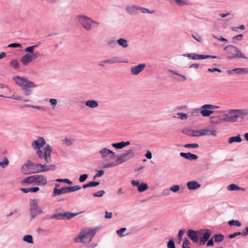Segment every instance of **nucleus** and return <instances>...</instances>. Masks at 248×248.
Wrapping results in <instances>:
<instances>
[{
	"instance_id": "1",
	"label": "nucleus",
	"mask_w": 248,
	"mask_h": 248,
	"mask_svg": "<svg viewBox=\"0 0 248 248\" xmlns=\"http://www.w3.org/2000/svg\"><path fill=\"white\" fill-rule=\"evenodd\" d=\"M13 79L16 83L22 88L24 93L26 95H30L32 93L31 88H35L36 85L33 82L29 80L26 78L15 76L13 77Z\"/></svg>"
},
{
	"instance_id": "2",
	"label": "nucleus",
	"mask_w": 248,
	"mask_h": 248,
	"mask_svg": "<svg viewBox=\"0 0 248 248\" xmlns=\"http://www.w3.org/2000/svg\"><path fill=\"white\" fill-rule=\"evenodd\" d=\"M77 18L80 25L87 31H91L93 28H97L100 24L99 22L85 15H78Z\"/></svg>"
},
{
	"instance_id": "3",
	"label": "nucleus",
	"mask_w": 248,
	"mask_h": 248,
	"mask_svg": "<svg viewBox=\"0 0 248 248\" xmlns=\"http://www.w3.org/2000/svg\"><path fill=\"white\" fill-rule=\"evenodd\" d=\"M96 232L95 229H83L82 230L74 241L77 243H88L91 242L93 237Z\"/></svg>"
},
{
	"instance_id": "4",
	"label": "nucleus",
	"mask_w": 248,
	"mask_h": 248,
	"mask_svg": "<svg viewBox=\"0 0 248 248\" xmlns=\"http://www.w3.org/2000/svg\"><path fill=\"white\" fill-rule=\"evenodd\" d=\"M224 50L226 51L227 58L229 59L235 58H244L247 59L245 55L242 53L240 50L237 47L232 45H228L225 46Z\"/></svg>"
},
{
	"instance_id": "5",
	"label": "nucleus",
	"mask_w": 248,
	"mask_h": 248,
	"mask_svg": "<svg viewBox=\"0 0 248 248\" xmlns=\"http://www.w3.org/2000/svg\"><path fill=\"white\" fill-rule=\"evenodd\" d=\"M52 152V147L49 144L44 148V151L38 149L36 151V154L40 159H45L46 163L51 162V153Z\"/></svg>"
},
{
	"instance_id": "6",
	"label": "nucleus",
	"mask_w": 248,
	"mask_h": 248,
	"mask_svg": "<svg viewBox=\"0 0 248 248\" xmlns=\"http://www.w3.org/2000/svg\"><path fill=\"white\" fill-rule=\"evenodd\" d=\"M41 56V54L39 51H36L34 53H26L21 59V62L24 65H27L32 61L36 59Z\"/></svg>"
},
{
	"instance_id": "7",
	"label": "nucleus",
	"mask_w": 248,
	"mask_h": 248,
	"mask_svg": "<svg viewBox=\"0 0 248 248\" xmlns=\"http://www.w3.org/2000/svg\"><path fill=\"white\" fill-rule=\"evenodd\" d=\"M135 156L134 152L130 149L127 151L125 153L120 155L116 160V164H121L125 162L129 159L132 158Z\"/></svg>"
},
{
	"instance_id": "8",
	"label": "nucleus",
	"mask_w": 248,
	"mask_h": 248,
	"mask_svg": "<svg viewBox=\"0 0 248 248\" xmlns=\"http://www.w3.org/2000/svg\"><path fill=\"white\" fill-rule=\"evenodd\" d=\"M42 209L39 206L37 200H32L30 208V214L31 218H34L38 215L42 213Z\"/></svg>"
},
{
	"instance_id": "9",
	"label": "nucleus",
	"mask_w": 248,
	"mask_h": 248,
	"mask_svg": "<svg viewBox=\"0 0 248 248\" xmlns=\"http://www.w3.org/2000/svg\"><path fill=\"white\" fill-rule=\"evenodd\" d=\"M81 212H80L81 213ZM80 213H72L70 212H65L63 213H58L56 214L53 215L51 218H56L57 219H70L76 216L79 214Z\"/></svg>"
},
{
	"instance_id": "10",
	"label": "nucleus",
	"mask_w": 248,
	"mask_h": 248,
	"mask_svg": "<svg viewBox=\"0 0 248 248\" xmlns=\"http://www.w3.org/2000/svg\"><path fill=\"white\" fill-rule=\"evenodd\" d=\"M184 57H186L192 60H202L207 58H213L215 59L217 58V57L216 56H212V55H204L202 54H197L195 53H186L183 54Z\"/></svg>"
},
{
	"instance_id": "11",
	"label": "nucleus",
	"mask_w": 248,
	"mask_h": 248,
	"mask_svg": "<svg viewBox=\"0 0 248 248\" xmlns=\"http://www.w3.org/2000/svg\"><path fill=\"white\" fill-rule=\"evenodd\" d=\"M219 106H215L210 104H205L202 106L200 113L203 117H208V109H216L218 108Z\"/></svg>"
},
{
	"instance_id": "12",
	"label": "nucleus",
	"mask_w": 248,
	"mask_h": 248,
	"mask_svg": "<svg viewBox=\"0 0 248 248\" xmlns=\"http://www.w3.org/2000/svg\"><path fill=\"white\" fill-rule=\"evenodd\" d=\"M32 162L30 160L23 164L21 167V171L25 174H30L32 173Z\"/></svg>"
},
{
	"instance_id": "13",
	"label": "nucleus",
	"mask_w": 248,
	"mask_h": 248,
	"mask_svg": "<svg viewBox=\"0 0 248 248\" xmlns=\"http://www.w3.org/2000/svg\"><path fill=\"white\" fill-rule=\"evenodd\" d=\"M127 62V61L124 60L118 56L112 57L108 59L103 61V62L110 64Z\"/></svg>"
},
{
	"instance_id": "14",
	"label": "nucleus",
	"mask_w": 248,
	"mask_h": 248,
	"mask_svg": "<svg viewBox=\"0 0 248 248\" xmlns=\"http://www.w3.org/2000/svg\"><path fill=\"white\" fill-rule=\"evenodd\" d=\"M35 184L38 186H43L46 185L47 183L46 178L41 174L35 175Z\"/></svg>"
},
{
	"instance_id": "15",
	"label": "nucleus",
	"mask_w": 248,
	"mask_h": 248,
	"mask_svg": "<svg viewBox=\"0 0 248 248\" xmlns=\"http://www.w3.org/2000/svg\"><path fill=\"white\" fill-rule=\"evenodd\" d=\"M146 66L145 63L139 64L138 65L132 67L131 68V74L133 75H137L142 71Z\"/></svg>"
},
{
	"instance_id": "16",
	"label": "nucleus",
	"mask_w": 248,
	"mask_h": 248,
	"mask_svg": "<svg viewBox=\"0 0 248 248\" xmlns=\"http://www.w3.org/2000/svg\"><path fill=\"white\" fill-rule=\"evenodd\" d=\"M200 232L198 231L196 232L193 230H188L187 231V235L188 237L195 243L198 242V233H200Z\"/></svg>"
},
{
	"instance_id": "17",
	"label": "nucleus",
	"mask_w": 248,
	"mask_h": 248,
	"mask_svg": "<svg viewBox=\"0 0 248 248\" xmlns=\"http://www.w3.org/2000/svg\"><path fill=\"white\" fill-rule=\"evenodd\" d=\"M46 141L43 137H39L32 143V146L34 149L40 148L45 145Z\"/></svg>"
},
{
	"instance_id": "18",
	"label": "nucleus",
	"mask_w": 248,
	"mask_h": 248,
	"mask_svg": "<svg viewBox=\"0 0 248 248\" xmlns=\"http://www.w3.org/2000/svg\"><path fill=\"white\" fill-rule=\"evenodd\" d=\"M125 10L129 15H136L138 13L139 6L134 5H127L125 8Z\"/></svg>"
},
{
	"instance_id": "19",
	"label": "nucleus",
	"mask_w": 248,
	"mask_h": 248,
	"mask_svg": "<svg viewBox=\"0 0 248 248\" xmlns=\"http://www.w3.org/2000/svg\"><path fill=\"white\" fill-rule=\"evenodd\" d=\"M32 173L44 172L43 167L45 166L43 164L32 162Z\"/></svg>"
},
{
	"instance_id": "20",
	"label": "nucleus",
	"mask_w": 248,
	"mask_h": 248,
	"mask_svg": "<svg viewBox=\"0 0 248 248\" xmlns=\"http://www.w3.org/2000/svg\"><path fill=\"white\" fill-rule=\"evenodd\" d=\"M237 109H230L228 111V113L231 116L232 119V122H235L237 121V119L240 117Z\"/></svg>"
},
{
	"instance_id": "21",
	"label": "nucleus",
	"mask_w": 248,
	"mask_h": 248,
	"mask_svg": "<svg viewBox=\"0 0 248 248\" xmlns=\"http://www.w3.org/2000/svg\"><path fill=\"white\" fill-rule=\"evenodd\" d=\"M181 156L184 157L189 160H196L198 158V156L194 154H192L190 153H181L180 154Z\"/></svg>"
},
{
	"instance_id": "22",
	"label": "nucleus",
	"mask_w": 248,
	"mask_h": 248,
	"mask_svg": "<svg viewBox=\"0 0 248 248\" xmlns=\"http://www.w3.org/2000/svg\"><path fill=\"white\" fill-rule=\"evenodd\" d=\"M68 193L67 187H62L60 189L54 188L52 196L55 197L57 195H60L63 194Z\"/></svg>"
},
{
	"instance_id": "23",
	"label": "nucleus",
	"mask_w": 248,
	"mask_h": 248,
	"mask_svg": "<svg viewBox=\"0 0 248 248\" xmlns=\"http://www.w3.org/2000/svg\"><path fill=\"white\" fill-rule=\"evenodd\" d=\"M187 186L190 190H195L200 188L201 185L197 181H193L187 182Z\"/></svg>"
},
{
	"instance_id": "24",
	"label": "nucleus",
	"mask_w": 248,
	"mask_h": 248,
	"mask_svg": "<svg viewBox=\"0 0 248 248\" xmlns=\"http://www.w3.org/2000/svg\"><path fill=\"white\" fill-rule=\"evenodd\" d=\"M170 72L173 75L177 76V78H174V79L178 81H185L187 79V78L186 76L177 73L175 71L170 70Z\"/></svg>"
},
{
	"instance_id": "25",
	"label": "nucleus",
	"mask_w": 248,
	"mask_h": 248,
	"mask_svg": "<svg viewBox=\"0 0 248 248\" xmlns=\"http://www.w3.org/2000/svg\"><path fill=\"white\" fill-rule=\"evenodd\" d=\"M173 1L179 7L192 5L191 3L189 2L187 0H173Z\"/></svg>"
},
{
	"instance_id": "26",
	"label": "nucleus",
	"mask_w": 248,
	"mask_h": 248,
	"mask_svg": "<svg viewBox=\"0 0 248 248\" xmlns=\"http://www.w3.org/2000/svg\"><path fill=\"white\" fill-rule=\"evenodd\" d=\"M20 190L23 193H27L30 192H36L40 190L39 187H32L27 188H21Z\"/></svg>"
},
{
	"instance_id": "27",
	"label": "nucleus",
	"mask_w": 248,
	"mask_h": 248,
	"mask_svg": "<svg viewBox=\"0 0 248 248\" xmlns=\"http://www.w3.org/2000/svg\"><path fill=\"white\" fill-rule=\"evenodd\" d=\"M85 105L91 108H94L98 106V103L94 100H89L86 101Z\"/></svg>"
},
{
	"instance_id": "28",
	"label": "nucleus",
	"mask_w": 248,
	"mask_h": 248,
	"mask_svg": "<svg viewBox=\"0 0 248 248\" xmlns=\"http://www.w3.org/2000/svg\"><path fill=\"white\" fill-rule=\"evenodd\" d=\"M234 72L238 75H246L248 74V67L235 68Z\"/></svg>"
},
{
	"instance_id": "29",
	"label": "nucleus",
	"mask_w": 248,
	"mask_h": 248,
	"mask_svg": "<svg viewBox=\"0 0 248 248\" xmlns=\"http://www.w3.org/2000/svg\"><path fill=\"white\" fill-rule=\"evenodd\" d=\"M227 189L230 191H234V190L245 191V189L244 188L239 187L234 184H232L229 185L228 186Z\"/></svg>"
},
{
	"instance_id": "30",
	"label": "nucleus",
	"mask_w": 248,
	"mask_h": 248,
	"mask_svg": "<svg viewBox=\"0 0 248 248\" xmlns=\"http://www.w3.org/2000/svg\"><path fill=\"white\" fill-rule=\"evenodd\" d=\"M35 175H32L31 176H29V177L25 178L23 180H22V183H23H23H24V184H26V183L32 184L33 183H35Z\"/></svg>"
},
{
	"instance_id": "31",
	"label": "nucleus",
	"mask_w": 248,
	"mask_h": 248,
	"mask_svg": "<svg viewBox=\"0 0 248 248\" xmlns=\"http://www.w3.org/2000/svg\"><path fill=\"white\" fill-rule=\"evenodd\" d=\"M62 141L65 145L69 146L73 145L75 143V140L74 139L68 138L66 137L64 139L62 140Z\"/></svg>"
},
{
	"instance_id": "32",
	"label": "nucleus",
	"mask_w": 248,
	"mask_h": 248,
	"mask_svg": "<svg viewBox=\"0 0 248 248\" xmlns=\"http://www.w3.org/2000/svg\"><path fill=\"white\" fill-rule=\"evenodd\" d=\"M241 141L242 139L240 135H238L234 137H232L230 138L228 140V142L229 143H232L233 142H240Z\"/></svg>"
},
{
	"instance_id": "33",
	"label": "nucleus",
	"mask_w": 248,
	"mask_h": 248,
	"mask_svg": "<svg viewBox=\"0 0 248 248\" xmlns=\"http://www.w3.org/2000/svg\"><path fill=\"white\" fill-rule=\"evenodd\" d=\"M117 43L124 48H126L128 46L127 41L124 39L120 38L117 41Z\"/></svg>"
},
{
	"instance_id": "34",
	"label": "nucleus",
	"mask_w": 248,
	"mask_h": 248,
	"mask_svg": "<svg viewBox=\"0 0 248 248\" xmlns=\"http://www.w3.org/2000/svg\"><path fill=\"white\" fill-rule=\"evenodd\" d=\"M100 183L99 182H90L89 183L84 184L82 186L83 188H86L90 187H94L99 185Z\"/></svg>"
},
{
	"instance_id": "35",
	"label": "nucleus",
	"mask_w": 248,
	"mask_h": 248,
	"mask_svg": "<svg viewBox=\"0 0 248 248\" xmlns=\"http://www.w3.org/2000/svg\"><path fill=\"white\" fill-rule=\"evenodd\" d=\"M109 153H111L110 150L106 148H103L99 151V153L101 154L102 158L106 157L107 155H109Z\"/></svg>"
},
{
	"instance_id": "36",
	"label": "nucleus",
	"mask_w": 248,
	"mask_h": 248,
	"mask_svg": "<svg viewBox=\"0 0 248 248\" xmlns=\"http://www.w3.org/2000/svg\"><path fill=\"white\" fill-rule=\"evenodd\" d=\"M184 133H186V134L188 135H191L193 137H200V136H201L200 133H201V131L200 130H191L190 131V132L191 133H186V132H185L184 131H183Z\"/></svg>"
},
{
	"instance_id": "37",
	"label": "nucleus",
	"mask_w": 248,
	"mask_h": 248,
	"mask_svg": "<svg viewBox=\"0 0 248 248\" xmlns=\"http://www.w3.org/2000/svg\"><path fill=\"white\" fill-rule=\"evenodd\" d=\"M39 45H35L31 46H30L27 47L25 49V51L26 52H28V53L32 54L34 53V49L39 46Z\"/></svg>"
},
{
	"instance_id": "38",
	"label": "nucleus",
	"mask_w": 248,
	"mask_h": 248,
	"mask_svg": "<svg viewBox=\"0 0 248 248\" xmlns=\"http://www.w3.org/2000/svg\"><path fill=\"white\" fill-rule=\"evenodd\" d=\"M45 167H43L44 170L43 171L44 172H46L50 170H53L56 169V166L55 165H49V166H47L46 165H43Z\"/></svg>"
},
{
	"instance_id": "39",
	"label": "nucleus",
	"mask_w": 248,
	"mask_h": 248,
	"mask_svg": "<svg viewBox=\"0 0 248 248\" xmlns=\"http://www.w3.org/2000/svg\"><path fill=\"white\" fill-rule=\"evenodd\" d=\"M200 231H205V232L203 234V236L202 237L203 239H205V240H208L209 238L211 235L212 231L210 230H201Z\"/></svg>"
},
{
	"instance_id": "40",
	"label": "nucleus",
	"mask_w": 248,
	"mask_h": 248,
	"mask_svg": "<svg viewBox=\"0 0 248 248\" xmlns=\"http://www.w3.org/2000/svg\"><path fill=\"white\" fill-rule=\"evenodd\" d=\"M148 189V185L145 183H141L139 185L138 187V190L140 192H142Z\"/></svg>"
},
{
	"instance_id": "41",
	"label": "nucleus",
	"mask_w": 248,
	"mask_h": 248,
	"mask_svg": "<svg viewBox=\"0 0 248 248\" xmlns=\"http://www.w3.org/2000/svg\"><path fill=\"white\" fill-rule=\"evenodd\" d=\"M67 188L68 193H70L80 190L81 188V187L79 186H67Z\"/></svg>"
},
{
	"instance_id": "42",
	"label": "nucleus",
	"mask_w": 248,
	"mask_h": 248,
	"mask_svg": "<svg viewBox=\"0 0 248 248\" xmlns=\"http://www.w3.org/2000/svg\"><path fill=\"white\" fill-rule=\"evenodd\" d=\"M23 240L30 244H33L32 236L31 235H26L23 237Z\"/></svg>"
},
{
	"instance_id": "43",
	"label": "nucleus",
	"mask_w": 248,
	"mask_h": 248,
	"mask_svg": "<svg viewBox=\"0 0 248 248\" xmlns=\"http://www.w3.org/2000/svg\"><path fill=\"white\" fill-rule=\"evenodd\" d=\"M215 241L216 243H219L222 241L224 239V235L222 234H217L214 235Z\"/></svg>"
},
{
	"instance_id": "44",
	"label": "nucleus",
	"mask_w": 248,
	"mask_h": 248,
	"mask_svg": "<svg viewBox=\"0 0 248 248\" xmlns=\"http://www.w3.org/2000/svg\"><path fill=\"white\" fill-rule=\"evenodd\" d=\"M239 117H244L248 115V109H237Z\"/></svg>"
},
{
	"instance_id": "45",
	"label": "nucleus",
	"mask_w": 248,
	"mask_h": 248,
	"mask_svg": "<svg viewBox=\"0 0 248 248\" xmlns=\"http://www.w3.org/2000/svg\"><path fill=\"white\" fill-rule=\"evenodd\" d=\"M228 224L230 226L236 225L240 227L241 225V223L238 220H231L229 221Z\"/></svg>"
},
{
	"instance_id": "46",
	"label": "nucleus",
	"mask_w": 248,
	"mask_h": 248,
	"mask_svg": "<svg viewBox=\"0 0 248 248\" xmlns=\"http://www.w3.org/2000/svg\"><path fill=\"white\" fill-rule=\"evenodd\" d=\"M8 164L9 161L8 159L6 157H4L3 158V160L1 162H0V166L2 168L4 169L8 165Z\"/></svg>"
},
{
	"instance_id": "47",
	"label": "nucleus",
	"mask_w": 248,
	"mask_h": 248,
	"mask_svg": "<svg viewBox=\"0 0 248 248\" xmlns=\"http://www.w3.org/2000/svg\"><path fill=\"white\" fill-rule=\"evenodd\" d=\"M139 10L141 11V12L143 13H149V14H153L155 13V11H150L148 9L140 7L139 6Z\"/></svg>"
},
{
	"instance_id": "48",
	"label": "nucleus",
	"mask_w": 248,
	"mask_h": 248,
	"mask_svg": "<svg viewBox=\"0 0 248 248\" xmlns=\"http://www.w3.org/2000/svg\"><path fill=\"white\" fill-rule=\"evenodd\" d=\"M10 65L15 69H17L19 68V63L16 60H13L10 62Z\"/></svg>"
},
{
	"instance_id": "49",
	"label": "nucleus",
	"mask_w": 248,
	"mask_h": 248,
	"mask_svg": "<svg viewBox=\"0 0 248 248\" xmlns=\"http://www.w3.org/2000/svg\"><path fill=\"white\" fill-rule=\"evenodd\" d=\"M112 146L116 149H122L124 147L123 141L112 143Z\"/></svg>"
},
{
	"instance_id": "50",
	"label": "nucleus",
	"mask_w": 248,
	"mask_h": 248,
	"mask_svg": "<svg viewBox=\"0 0 248 248\" xmlns=\"http://www.w3.org/2000/svg\"><path fill=\"white\" fill-rule=\"evenodd\" d=\"M105 191L103 190L98 191L97 192L93 194L94 197H102L105 194Z\"/></svg>"
},
{
	"instance_id": "51",
	"label": "nucleus",
	"mask_w": 248,
	"mask_h": 248,
	"mask_svg": "<svg viewBox=\"0 0 248 248\" xmlns=\"http://www.w3.org/2000/svg\"><path fill=\"white\" fill-rule=\"evenodd\" d=\"M185 232H186V230L185 229H181L179 231V232L178 234L179 243H180V242L182 240V237H183L184 234L185 233Z\"/></svg>"
},
{
	"instance_id": "52",
	"label": "nucleus",
	"mask_w": 248,
	"mask_h": 248,
	"mask_svg": "<svg viewBox=\"0 0 248 248\" xmlns=\"http://www.w3.org/2000/svg\"><path fill=\"white\" fill-rule=\"evenodd\" d=\"M168 248H175V244L173 241V238H171L169 240L167 244Z\"/></svg>"
},
{
	"instance_id": "53",
	"label": "nucleus",
	"mask_w": 248,
	"mask_h": 248,
	"mask_svg": "<svg viewBox=\"0 0 248 248\" xmlns=\"http://www.w3.org/2000/svg\"><path fill=\"white\" fill-rule=\"evenodd\" d=\"M56 182H64L66 183L67 184L69 185H71L72 184V182L71 181L68 179H57L56 180Z\"/></svg>"
},
{
	"instance_id": "54",
	"label": "nucleus",
	"mask_w": 248,
	"mask_h": 248,
	"mask_svg": "<svg viewBox=\"0 0 248 248\" xmlns=\"http://www.w3.org/2000/svg\"><path fill=\"white\" fill-rule=\"evenodd\" d=\"M190 244V242L187 238H185L183 242L182 248H187L189 247L188 245Z\"/></svg>"
},
{
	"instance_id": "55",
	"label": "nucleus",
	"mask_w": 248,
	"mask_h": 248,
	"mask_svg": "<svg viewBox=\"0 0 248 248\" xmlns=\"http://www.w3.org/2000/svg\"><path fill=\"white\" fill-rule=\"evenodd\" d=\"M199 147V145L198 143H188L185 145V148H197Z\"/></svg>"
},
{
	"instance_id": "56",
	"label": "nucleus",
	"mask_w": 248,
	"mask_h": 248,
	"mask_svg": "<svg viewBox=\"0 0 248 248\" xmlns=\"http://www.w3.org/2000/svg\"><path fill=\"white\" fill-rule=\"evenodd\" d=\"M88 177V175L87 174H84L81 175L79 178V182L81 183H83V182H85L86 180V179H87Z\"/></svg>"
},
{
	"instance_id": "57",
	"label": "nucleus",
	"mask_w": 248,
	"mask_h": 248,
	"mask_svg": "<svg viewBox=\"0 0 248 248\" xmlns=\"http://www.w3.org/2000/svg\"><path fill=\"white\" fill-rule=\"evenodd\" d=\"M126 230V228H122L116 231V233L120 237H123L124 235L123 233Z\"/></svg>"
},
{
	"instance_id": "58",
	"label": "nucleus",
	"mask_w": 248,
	"mask_h": 248,
	"mask_svg": "<svg viewBox=\"0 0 248 248\" xmlns=\"http://www.w3.org/2000/svg\"><path fill=\"white\" fill-rule=\"evenodd\" d=\"M222 121L224 122H232V119L231 118V116H230L229 114H225L224 115V118L222 119Z\"/></svg>"
},
{
	"instance_id": "59",
	"label": "nucleus",
	"mask_w": 248,
	"mask_h": 248,
	"mask_svg": "<svg viewBox=\"0 0 248 248\" xmlns=\"http://www.w3.org/2000/svg\"><path fill=\"white\" fill-rule=\"evenodd\" d=\"M242 235V232H235L232 234H230L228 236V237L230 239H232V238H235L236 236H237L238 235Z\"/></svg>"
},
{
	"instance_id": "60",
	"label": "nucleus",
	"mask_w": 248,
	"mask_h": 248,
	"mask_svg": "<svg viewBox=\"0 0 248 248\" xmlns=\"http://www.w3.org/2000/svg\"><path fill=\"white\" fill-rule=\"evenodd\" d=\"M177 115L179 116V118L181 120H186L188 118V115L186 113H178Z\"/></svg>"
},
{
	"instance_id": "61",
	"label": "nucleus",
	"mask_w": 248,
	"mask_h": 248,
	"mask_svg": "<svg viewBox=\"0 0 248 248\" xmlns=\"http://www.w3.org/2000/svg\"><path fill=\"white\" fill-rule=\"evenodd\" d=\"M179 186L177 185H173L170 187V190L173 192H177L179 190Z\"/></svg>"
},
{
	"instance_id": "62",
	"label": "nucleus",
	"mask_w": 248,
	"mask_h": 248,
	"mask_svg": "<svg viewBox=\"0 0 248 248\" xmlns=\"http://www.w3.org/2000/svg\"><path fill=\"white\" fill-rule=\"evenodd\" d=\"M200 111H201V110H200V109H199V108L194 109L192 111L191 114L192 116H198V115H199Z\"/></svg>"
},
{
	"instance_id": "63",
	"label": "nucleus",
	"mask_w": 248,
	"mask_h": 248,
	"mask_svg": "<svg viewBox=\"0 0 248 248\" xmlns=\"http://www.w3.org/2000/svg\"><path fill=\"white\" fill-rule=\"evenodd\" d=\"M117 41L115 40H108L107 42V44L111 46H114L116 45Z\"/></svg>"
},
{
	"instance_id": "64",
	"label": "nucleus",
	"mask_w": 248,
	"mask_h": 248,
	"mask_svg": "<svg viewBox=\"0 0 248 248\" xmlns=\"http://www.w3.org/2000/svg\"><path fill=\"white\" fill-rule=\"evenodd\" d=\"M117 164H116V162H115V163H112V162H109V163H107L105 165V166H104V168H110V167H113L114 166H115V165H117Z\"/></svg>"
}]
</instances>
